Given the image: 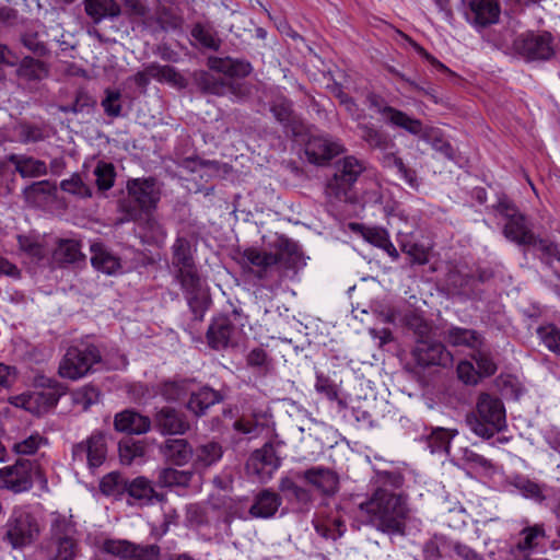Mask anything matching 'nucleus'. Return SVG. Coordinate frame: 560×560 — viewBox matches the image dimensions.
<instances>
[{"label": "nucleus", "instance_id": "nucleus-1", "mask_svg": "<svg viewBox=\"0 0 560 560\" xmlns=\"http://www.w3.org/2000/svg\"><path fill=\"white\" fill-rule=\"evenodd\" d=\"M377 530L388 535H402L406 528L408 508L402 495L385 488H377L360 504Z\"/></svg>", "mask_w": 560, "mask_h": 560}, {"label": "nucleus", "instance_id": "nucleus-2", "mask_svg": "<svg viewBox=\"0 0 560 560\" xmlns=\"http://www.w3.org/2000/svg\"><path fill=\"white\" fill-rule=\"evenodd\" d=\"M273 252H266L256 247L244 249L242 257L250 266L256 267L254 271L258 280H265L268 271L278 266L283 271L295 272L303 260V253L298 242L281 235L272 245Z\"/></svg>", "mask_w": 560, "mask_h": 560}, {"label": "nucleus", "instance_id": "nucleus-3", "mask_svg": "<svg viewBox=\"0 0 560 560\" xmlns=\"http://www.w3.org/2000/svg\"><path fill=\"white\" fill-rule=\"evenodd\" d=\"M126 190L127 197L120 200L119 209L127 221L152 214L161 201V187L153 176L129 178Z\"/></svg>", "mask_w": 560, "mask_h": 560}, {"label": "nucleus", "instance_id": "nucleus-4", "mask_svg": "<svg viewBox=\"0 0 560 560\" xmlns=\"http://www.w3.org/2000/svg\"><path fill=\"white\" fill-rule=\"evenodd\" d=\"M364 168L363 163L351 155L337 161L325 185L326 196L330 200L354 203L358 199L355 185Z\"/></svg>", "mask_w": 560, "mask_h": 560}, {"label": "nucleus", "instance_id": "nucleus-5", "mask_svg": "<svg viewBox=\"0 0 560 560\" xmlns=\"http://www.w3.org/2000/svg\"><path fill=\"white\" fill-rule=\"evenodd\" d=\"M358 129L360 131L361 139L372 150H378L384 153L383 164L386 167H393L396 170L399 178L405 180L411 188L418 187V177L415 170L408 167L401 158L393 152L396 148L395 142L390 139L389 135L383 129L375 125L359 124Z\"/></svg>", "mask_w": 560, "mask_h": 560}, {"label": "nucleus", "instance_id": "nucleus-6", "mask_svg": "<svg viewBox=\"0 0 560 560\" xmlns=\"http://www.w3.org/2000/svg\"><path fill=\"white\" fill-rule=\"evenodd\" d=\"M491 210L505 221L502 232L506 240L523 246H529L535 242L536 235L527 215L521 212L515 202L505 194L498 196Z\"/></svg>", "mask_w": 560, "mask_h": 560}, {"label": "nucleus", "instance_id": "nucleus-7", "mask_svg": "<svg viewBox=\"0 0 560 560\" xmlns=\"http://www.w3.org/2000/svg\"><path fill=\"white\" fill-rule=\"evenodd\" d=\"M471 431L483 439L492 438L505 423V411L500 399L481 394L476 412L467 416Z\"/></svg>", "mask_w": 560, "mask_h": 560}, {"label": "nucleus", "instance_id": "nucleus-8", "mask_svg": "<svg viewBox=\"0 0 560 560\" xmlns=\"http://www.w3.org/2000/svg\"><path fill=\"white\" fill-rule=\"evenodd\" d=\"M42 476L37 460L18 458L14 464L0 468V488L15 494L30 491L34 478Z\"/></svg>", "mask_w": 560, "mask_h": 560}, {"label": "nucleus", "instance_id": "nucleus-9", "mask_svg": "<svg viewBox=\"0 0 560 560\" xmlns=\"http://www.w3.org/2000/svg\"><path fill=\"white\" fill-rule=\"evenodd\" d=\"M512 48L526 61L549 60L555 55L553 36L546 31H527L514 38Z\"/></svg>", "mask_w": 560, "mask_h": 560}, {"label": "nucleus", "instance_id": "nucleus-10", "mask_svg": "<svg viewBox=\"0 0 560 560\" xmlns=\"http://www.w3.org/2000/svg\"><path fill=\"white\" fill-rule=\"evenodd\" d=\"M100 361L101 353L95 346L70 347L60 361L58 373L62 378L75 381L85 376Z\"/></svg>", "mask_w": 560, "mask_h": 560}, {"label": "nucleus", "instance_id": "nucleus-11", "mask_svg": "<svg viewBox=\"0 0 560 560\" xmlns=\"http://www.w3.org/2000/svg\"><path fill=\"white\" fill-rule=\"evenodd\" d=\"M411 357L416 364L422 369L431 366L448 368L453 364V354L444 343L420 334L411 350Z\"/></svg>", "mask_w": 560, "mask_h": 560}, {"label": "nucleus", "instance_id": "nucleus-12", "mask_svg": "<svg viewBox=\"0 0 560 560\" xmlns=\"http://www.w3.org/2000/svg\"><path fill=\"white\" fill-rule=\"evenodd\" d=\"M71 455L73 462H86L90 470L101 467L107 456L105 433L101 430H94L85 440L72 446Z\"/></svg>", "mask_w": 560, "mask_h": 560}, {"label": "nucleus", "instance_id": "nucleus-13", "mask_svg": "<svg viewBox=\"0 0 560 560\" xmlns=\"http://www.w3.org/2000/svg\"><path fill=\"white\" fill-rule=\"evenodd\" d=\"M39 528L33 515L24 511L14 512L7 524L5 537L13 548L31 545Z\"/></svg>", "mask_w": 560, "mask_h": 560}, {"label": "nucleus", "instance_id": "nucleus-14", "mask_svg": "<svg viewBox=\"0 0 560 560\" xmlns=\"http://www.w3.org/2000/svg\"><path fill=\"white\" fill-rule=\"evenodd\" d=\"M281 465L282 459L271 442H267L260 448L255 450L247 462V468L262 482L270 480Z\"/></svg>", "mask_w": 560, "mask_h": 560}, {"label": "nucleus", "instance_id": "nucleus-15", "mask_svg": "<svg viewBox=\"0 0 560 560\" xmlns=\"http://www.w3.org/2000/svg\"><path fill=\"white\" fill-rule=\"evenodd\" d=\"M306 483L315 488L323 497H332L339 490V476L336 471L324 466H314L296 474Z\"/></svg>", "mask_w": 560, "mask_h": 560}, {"label": "nucleus", "instance_id": "nucleus-16", "mask_svg": "<svg viewBox=\"0 0 560 560\" xmlns=\"http://www.w3.org/2000/svg\"><path fill=\"white\" fill-rule=\"evenodd\" d=\"M125 498L129 505L139 506L152 505L163 500V495L155 491L152 482L144 476L128 478Z\"/></svg>", "mask_w": 560, "mask_h": 560}, {"label": "nucleus", "instance_id": "nucleus-17", "mask_svg": "<svg viewBox=\"0 0 560 560\" xmlns=\"http://www.w3.org/2000/svg\"><path fill=\"white\" fill-rule=\"evenodd\" d=\"M465 12L467 21L476 27H486L499 21V0H466Z\"/></svg>", "mask_w": 560, "mask_h": 560}, {"label": "nucleus", "instance_id": "nucleus-18", "mask_svg": "<svg viewBox=\"0 0 560 560\" xmlns=\"http://www.w3.org/2000/svg\"><path fill=\"white\" fill-rule=\"evenodd\" d=\"M236 331V326L229 316L214 317L206 334L208 346L213 350H223L234 343Z\"/></svg>", "mask_w": 560, "mask_h": 560}, {"label": "nucleus", "instance_id": "nucleus-19", "mask_svg": "<svg viewBox=\"0 0 560 560\" xmlns=\"http://www.w3.org/2000/svg\"><path fill=\"white\" fill-rule=\"evenodd\" d=\"M270 112L287 133L301 135L303 124L293 109V102L284 95L277 96L270 104Z\"/></svg>", "mask_w": 560, "mask_h": 560}, {"label": "nucleus", "instance_id": "nucleus-20", "mask_svg": "<svg viewBox=\"0 0 560 560\" xmlns=\"http://www.w3.org/2000/svg\"><path fill=\"white\" fill-rule=\"evenodd\" d=\"M342 151V145L328 136H313L305 145L308 161L314 164H324Z\"/></svg>", "mask_w": 560, "mask_h": 560}, {"label": "nucleus", "instance_id": "nucleus-21", "mask_svg": "<svg viewBox=\"0 0 560 560\" xmlns=\"http://www.w3.org/2000/svg\"><path fill=\"white\" fill-rule=\"evenodd\" d=\"M59 401V395L54 390L34 392L22 394L10 398V404L23 407L26 410H33L37 413L46 412L56 407Z\"/></svg>", "mask_w": 560, "mask_h": 560}, {"label": "nucleus", "instance_id": "nucleus-22", "mask_svg": "<svg viewBox=\"0 0 560 560\" xmlns=\"http://www.w3.org/2000/svg\"><path fill=\"white\" fill-rule=\"evenodd\" d=\"M207 66L210 70L223 73L229 78H246L253 71L249 61L232 57L211 56L207 60Z\"/></svg>", "mask_w": 560, "mask_h": 560}, {"label": "nucleus", "instance_id": "nucleus-23", "mask_svg": "<svg viewBox=\"0 0 560 560\" xmlns=\"http://www.w3.org/2000/svg\"><path fill=\"white\" fill-rule=\"evenodd\" d=\"M155 423L163 434H184L189 430L185 415L173 407L161 408L155 415Z\"/></svg>", "mask_w": 560, "mask_h": 560}, {"label": "nucleus", "instance_id": "nucleus-24", "mask_svg": "<svg viewBox=\"0 0 560 560\" xmlns=\"http://www.w3.org/2000/svg\"><path fill=\"white\" fill-rule=\"evenodd\" d=\"M281 504L282 499L277 492L271 489H262L255 495L248 513L254 518H271Z\"/></svg>", "mask_w": 560, "mask_h": 560}, {"label": "nucleus", "instance_id": "nucleus-25", "mask_svg": "<svg viewBox=\"0 0 560 560\" xmlns=\"http://www.w3.org/2000/svg\"><path fill=\"white\" fill-rule=\"evenodd\" d=\"M151 421L133 410H124L115 416L114 428L116 431L129 434H142L149 431Z\"/></svg>", "mask_w": 560, "mask_h": 560}, {"label": "nucleus", "instance_id": "nucleus-26", "mask_svg": "<svg viewBox=\"0 0 560 560\" xmlns=\"http://www.w3.org/2000/svg\"><path fill=\"white\" fill-rule=\"evenodd\" d=\"M223 400V395L209 386H202L197 392L191 393L188 401L187 409L195 416L201 417L206 415L207 410Z\"/></svg>", "mask_w": 560, "mask_h": 560}, {"label": "nucleus", "instance_id": "nucleus-27", "mask_svg": "<svg viewBox=\"0 0 560 560\" xmlns=\"http://www.w3.org/2000/svg\"><path fill=\"white\" fill-rule=\"evenodd\" d=\"M7 160L23 178L45 176L48 173L46 163L33 156L12 153Z\"/></svg>", "mask_w": 560, "mask_h": 560}, {"label": "nucleus", "instance_id": "nucleus-28", "mask_svg": "<svg viewBox=\"0 0 560 560\" xmlns=\"http://www.w3.org/2000/svg\"><path fill=\"white\" fill-rule=\"evenodd\" d=\"M387 112L389 113V118L386 122L389 126L400 128L406 132L418 137L420 140L430 127L424 125L420 119L409 116L407 113L398 108L387 109Z\"/></svg>", "mask_w": 560, "mask_h": 560}, {"label": "nucleus", "instance_id": "nucleus-29", "mask_svg": "<svg viewBox=\"0 0 560 560\" xmlns=\"http://www.w3.org/2000/svg\"><path fill=\"white\" fill-rule=\"evenodd\" d=\"M445 340L454 347H466L472 351L481 348L483 338L475 329L452 326L445 334Z\"/></svg>", "mask_w": 560, "mask_h": 560}, {"label": "nucleus", "instance_id": "nucleus-30", "mask_svg": "<svg viewBox=\"0 0 560 560\" xmlns=\"http://www.w3.org/2000/svg\"><path fill=\"white\" fill-rule=\"evenodd\" d=\"M91 252V265L97 271L112 276L121 268L120 259L109 253L102 244H93Z\"/></svg>", "mask_w": 560, "mask_h": 560}, {"label": "nucleus", "instance_id": "nucleus-31", "mask_svg": "<svg viewBox=\"0 0 560 560\" xmlns=\"http://www.w3.org/2000/svg\"><path fill=\"white\" fill-rule=\"evenodd\" d=\"M84 10L94 23L107 18H117L121 12L116 0H84Z\"/></svg>", "mask_w": 560, "mask_h": 560}, {"label": "nucleus", "instance_id": "nucleus-32", "mask_svg": "<svg viewBox=\"0 0 560 560\" xmlns=\"http://www.w3.org/2000/svg\"><path fill=\"white\" fill-rule=\"evenodd\" d=\"M165 458L174 465L184 466L192 456V448L185 439H168L163 446Z\"/></svg>", "mask_w": 560, "mask_h": 560}, {"label": "nucleus", "instance_id": "nucleus-33", "mask_svg": "<svg viewBox=\"0 0 560 560\" xmlns=\"http://www.w3.org/2000/svg\"><path fill=\"white\" fill-rule=\"evenodd\" d=\"M172 265L176 270L196 265L191 242L184 236H177L171 247Z\"/></svg>", "mask_w": 560, "mask_h": 560}, {"label": "nucleus", "instance_id": "nucleus-34", "mask_svg": "<svg viewBox=\"0 0 560 560\" xmlns=\"http://www.w3.org/2000/svg\"><path fill=\"white\" fill-rule=\"evenodd\" d=\"M450 281L459 294L465 296H474L478 292V285L485 281L483 272H462L455 271L451 273Z\"/></svg>", "mask_w": 560, "mask_h": 560}, {"label": "nucleus", "instance_id": "nucleus-35", "mask_svg": "<svg viewBox=\"0 0 560 560\" xmlns=\"http://www.w3.org/2000/svg\"><path fill=\"white\" fill-rule=\"evenodd\" d=\"M148 72L151 74L152 79L161 83H167L174 88L183 89L187 84L186 79L176 68L168 65L151 62L148 65Z\"/></svg>", "mask_w": 560, "mask_h": 560}, {"label": "nucleus", "instance_id": "nucleus-36", "mask_svg": "<svg viewBox=\"0 0 560 560\" xmlns=\"http://www.w3.org/2000/svg\"><path fill=\"white\" fill-rule=\"evenodd\" d=\"M54 258L61 265L74 264L83 260L85 256L81 252V244L75 240H60L54 252Z\"/></svg>", "mask_w": 560, "mask_h": 560}, {"label": "nucleus", "instance_id": "nucleus-37", "mask_svg": "<svg viewBox=\"0 0 560 560\" xmlns=\"http://www.w3.org/2000/svg\"><path fill=\"white\" fill-rule=\"evenodd\" d=\"M429 143L432 149L450 161L455 160V150L450 141L444 138L443 131L440 128L430 126L423 138L421 139Z\"/></svg>", "mask_w": 560, "mask_h": 560}, {"label": "nucleus", "instance_id": "nucleus-38", "mask_svg": "<svg viewBox=\"0 0 560 560\" xmlns=\"http://www.w3.org/2000/svg\"><path fill=\"white\" fill-rule=\"evenodd\" d=\"M400 250L408 255L412 265H425L429 262L430 248L412 237L404 236L399 241Z\"/></svg>", "mask_w": 560, "mask_h": 560}, {"label": "nucleus", "instance_id": "nucleus-39", "mask_svg": "<svg viewBox=\"0 0 560 560\" xmlns=\"http://www.w3.org/2000/svg\"><path fill=\"white\" fill-rule=\"evenodd\" d=\"M127 482V477L118 471H112L101 479L100 489L102 493L107 497H115L118 500H122L125 498Z\"/></svg>", "mask_w": 560, "mask_h": 560}, {"label": "nucleus", "instance_id": "nucleus-40", "mask_svg": "<svg viewBox=\"0 0 560 560\" xmlns=\"http://www.w3.org/2000/svg\"><path fill=\"white\" fill-rule=\"evenodd\" d=\"M93 174L98 192H106L114 187L117 173L113 163L103 160L98 161Z\"/></svg>", "mask_w": 560, "mask_h": 560}, {"label": "nucleus", "instance_id": "nucleus-41", "mask_svg": "<svg viewBox=\"0 0 560 560\" xmlns=\"http://www.w3.org/2000/svg\"><path fill=\"white\" fill-rule=\"evenodd\" d=\"M457 430H451L445 428H435L428 436V447L431 453H450L451 442L454 436L457 435Z\"/></svg>", "mask_w": 560, "mask_h": 560}, {"label": "nucleus", "instance_id": "nucleus-42", "mask_svg": "<svg viewBox=\"0 0 560 560\" xmlns=\"http://www.w3.org/2000/svg\"><path fill=\"white\" fill-rule=\"evenodd\" d=\"M279 490L284 494L289 501H295L301 504H308L312 501L310 490L299 486L290 477H281L279 481Z\"/></svg>", "mask_w": 560, "mask_h": 560}, {"label": "nucleus", "instance_id": "nucleus-43", "mask_svg": "<svg viewBox=\"0 0 560 560\" xmlns=\"http://www.w3.org/2000/svg\"><path fill=\"white\" fill-rule=\"evenodd\" d=\"M47 72L48 70L45 63L31 56L24 57L16 70V73L20 78L26 79L28 81L42 80L47 75Z\"/></svg>", "mask_w": 560, "mask_h": 560}, {"label": "nucleus", "instance_id": "nucleus-44", "mask_svg": "<svg viewBox=\"0 0 560 560\" xmlns=\"http://www.w3.org/2000/svg\"><path fill=\"white\" fill-rule=\"evenodd\" d=\"M520 536L516 548L522 552L530 551L538 545L539 539L546 537L545 526L544 524L526 526L520 532Z\"/></svg>", "mask_w": 560, "mask_h": 560}, {"label": "nucleus", "instance_id": "nucleus-45", "mask_svg": "<svg viewBox=\"0 0 560 560\" xmlns=\"http://www.w3.org/2000/svg\"><path fill=\"white\" fill-rule=\"evenodd\" d=\"M56 187L48 180L33 183L23 190L25 201L31 206H40Z\"/></svg>", "mask_w": 560, "mask_h": 560}, {"label": "nucleus", "instance_id": "nucleus-46", "mask_svg": "<svg viewBox=\"0 0 560 560\" xmlns=\"http://www.w3.org/2000/svg\"><path fill=\"white\" fill-rule=\"evenodd\" d=\"M196 82L202 92L218 96L224 95L231 88L225 80L206 71L200 72L196 77Z\"/></svg>", "mask_w": 560, "mask_h": 560}, {"label": "nucleus", "instance_id": "nucleus-47", "mask_svg": "<svg viewBox=\"0 0 560 560\" xmlns=\"http://www.w3.org/2000/svg\"><path fill=\"white\" fill-rule=\"evenodd\" d=\"M175 277L180 284L184 295L194 294L196 292L202 291L201 290V279L198 273V269H197L196 265L192 267H187V268L176 270Z\"/></svg>", "mask_w": 560, "mask_h": 560}, {"label": "nucleus", "instance_id": "nucleus-48", "mask_svg": "<svg viewBox=\"0 0 560 560\" xmlns=\"http://www.w3.org/2000/svg\"><path fill=\"white\" fill-rule=\"evenodd\" d=\"M512 486L516 488L524 498L530 499L536 503H542L546 500L541 486L527 477L516 476L512 481Z\"/></svg>", "mask_w": 560, "mask_h": 560}, {"label": "nucleus", "instance_id": "nucleus-49", "mask_svg": "<svg viewBox=\"0 0 560 560\" xmlns=\"http://www.w3.org/2000/svg\"><path fill=\"white\" fill-rule=\"evenodd\" d=\"M60 189L81 199L93 196L92 187L83 180L79 173H73L69 178L62 179L60 182Z\"/></svg>", "mask_w": 560, "mask_h": 560}, {"label": "nucleus", "instance_id": "nucleus-50", "mask_svg": "<svg viewBox=\"0 0 560 560\" xmlns=\"http://www.w3.org/2000/svg\"><path fill=\"white\" fill-rule=\"evenodd\" d=\"M192 474L190 471L168 467L159 472L158 481L162 487H185L188 486Z\"/></svg>", "mask_w": 560, "mask_h": 560}, {"label": "nucleus", "instance_id": "nucleus-51", "mask_svg": "<svg viewBox=\"0 0 560 560\" xmlns=\"http://www.w3.org/2000/svg\"><path fill=\"white\" fill-rule=\"evenodd\" d=\"M222 455V446L218 442H209L197 447L196 462L203 467H208L219 462Z\"/></svg>", "mask_w": 560, "mask_h": 560}, {"label": "nucleus", "instance_id": "nucleus-52", "mask_svg": "<svg viewBox=\"0 0 560 560\" xmlns=\"http://www.w3.org/2000/svg\"><path fill=\"white\" fill-rule=\"evenodd\" d=\"M540 253V259L544 264L551 266L553 261L560 264V248L558 244L546 238L535 237V242L530 244Z\"/></svg>", "mask_w": 560, "mask_h": 560}, {"label": "nucleus", "instance_id": "nucleus-53", "mask_svg": "<svg viewBox=\"0 0 560 560\" xmlns=\"http://www.w3.org/2000/svg\"><path fill=\"white\" fill-rule=\"evenodd\" d=\"M136 544L125 540V539H105L103 542V550L106 553L122 558V559H132V553L135 552Z\"/></svg>", "mask_w": 560, "mask_h": 560}, {"label": "nucleus", "instance_id": "nucleus-54", "mask_svg": "<svg viewBox=\"0 0 560 560\" xmlns=\"http://www.w3.org/2000/svg\"><path fill=\"white\" fill-rule=\"evenodd\" d=\"M48 443L47 438L39 432H34L24 440L13 444V452L18 455H34L42 445Z\"/></svg>", "mask_w": 560, "mask_h": 560}, {"label": "nucleus", "instance_id": "nucleus-55", "mask_svg": "<svg viewBox=\"0 0 560 560\" xmlns=\"http://www.w3.org/2000/svg\"><path fill=\"white\" fill-rule=\"evenodd\" d=\"M145 454V445L141 442L125 441L119 444L120 460L125 465H131L137 458Z\"/></svg>", "mask_w": 560, "mask_h": 560}, {"label": "nucleus", "instance_id": "nucleus-56", "mask_svg": "<svg viewBox=\"0 0 560 560\" xmlns=\"http://www.w3.org/2000/svg\"><path fill=\"white\" fill-rule=\"evenodd\" d=\"M472 360L476 362V371L479 377H489L495 374L497 364L494 363L491 355L480 348L474 351Z\"/></svg>", "mask_w": 560, "mask_h": 560}, {"label": "nucleus", "instance_id": "nucleus-57", "mask_svg": "<svg viewBox=\"0 0 560 560\" xmlns=\"http://www.w3.org/2000/svg\"><path fill=\"white\" fill-rule=\"evenodd\" d=\"M537 332L544 345L550 351L560 354V328L553 324H550L539 327Z\"/></svg>", "mask_w": 560, "mask_h": 560}, {"label": "nucleus", "instance_id": "nucleus-58", "mask_svg": "<svg viewBox=\"0 0 560 560\" xmlns=\"http://www.w3.org/2000/svg\"><path fill=\"white\" fill-rule=\"evenodd\" d=\"M185 298L192 313L194 319L201 322L209 308L210 300L202 293V291L194 294H186Z\"/></svg>", "mask_w": 560, "mask_h": 560}, {"label": "nucleus", "instance_id": "nucleus-59", "mask_svg": "<svg viewBox=\"0 0 560 560\" xmlns=\"http://www.w3.org/2000/svg\"><path fill=\"white\" fill-rule=\"evenodd\" d=\"M73 401L84 410L98 402L100 390L92 385H85L73 393Z\"/></svg>", "mask_w": 560, "mask_h": 560}, {"label": "nucleus", "instance_id": "nucleus-60", "mask_svg": "<svg viewBox=\"0 0 560 560\" xmlns=\"http://www.w3.org/2000/svg\"><path fill=\"white\" fill-rule=\"evenodd\" d=\"M121 94L117 90H105V97L102 100V107L104 113L110 117L116 118L121 115V103H120Z\"/></svg>", "mask_w": 560, "mask_h": 560}, {"label": "nucleus", "instance_id": "nucleus-61", "mask_svg": "<svg viewBox=\"0 0 560 560\" xmlns=\"http://www.w3.org/2000/svg\"><path fill=\"white\" fill-rule=\"evenodd\" d=\"M184 382L165 381L159 387V394L168 401H177L185 395Z\"/></svg>", "mask_w": 560, "mask_h": 560}, {"label": "nucleus", "instance_id": "nucleus-62", "mask_svg": "<svg viewBox=\"0 0 560 560\" xmlns=\"http://www.w3.org/2000/svg\"><path fill=\"white\" fill-rule=\"evenodd\" d=\"M75 541L69 536L57 537V550L52 560H73Z\"/></svg>", "mask_w": 560, "mask_h": 560}, {"label": "nucleus", "instance_id": "nucleus-63", "mask_svg": "<svg viewBox=\"0 0 560 560\" xmlns=\"http://www.w3.org/2000/svg\"><path fill=\"white\" fill-rule=\"evenodd\" d=\"M315 389L317 393L323 394L329 400H335L338 397V389L336 384L329 378V376L323 373H316Z\"/></svg>", "mask_w": 560, "mask_h": 560}, {"label": "nucleus", "instance_id": "nucleus-64", "mask_svg": "<svg viewBox=\"0 0 560 560\" xmlns=\"http://www.w3.org/2000/svg\"><path fill=\"white\" fill-rule=\"evenodd\" d=\"M457 377L467 385H475L478 383L479 375L474 364L468 360H463L456 368Z\"/></svg>", "mask_w": 560, "mask_h": 560}]
</instances>
